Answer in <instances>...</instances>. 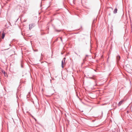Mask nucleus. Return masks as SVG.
Returning a JSON list of instances; mask_svg holds the SVG:
<instances>
[{"label":"nucleus","instance_id":"10","mask_svg":"<svg viewBox=\"0 0 132 132\" xmlns=\"http://www.w3.org/2000/svg\"><path fill=\"white\" fill-rule=\"evenodd\" d=\"M111 14V13L110 12H109V15H110Z\"/></svg>","mask_w":132,"mask_h":132},{"label":"nucleus","instance_id":"2","mask_svg":"<svg viewBox=\"0 0 132 132\" xmlns=\"http://www.w3.org/2000/svg\"><path fill=\"white\" fill-rule=\"evenodd\" d=\"M66 58H63V59L62 60V61L61 63V66L62 68H63L64 67L63 66V64H64L65 62V60Z\"/></svg>","mask_w":132,"mask_h":132},{"label":"nucleus","instance_id":"11","mask_svg":"<svg viewBox=\"0 0 132 132\" xmlns=\"http://www.w3.org/2000/svg\"><path fill=\"white\" fill-rule=\"evenodd\" d=\"M89 78L90 79H93L92 77H89Z\"/></svg>","mask_w":132,"mask_h":132},{"label":"nucleus","instance_id":"4","mask_svg":"<svg viewBox=\"0 0 132 132\" xmlns=\"http://www.w3.org/2000/svg\"><path fill=\"white\" fill-rule=\"evenodd\" d=\"M5 33L4 32H3L2 33V39H3L4 38L5 36Z\"/></svg>","mask_w":132,"mask_h":132},{"label":"nucleus","instance_id":"9","mask_svg":"<svg viewBox=\"0 0 132 132\" xmlns=\"http://www.w3.org/2000/svg\"><path fill=\"white\" fill-rule=\"evenodd\" d=\"M108 8L111 9L112 11L113 10V8H112V7H109Z\"/></svg>","mask_w":132,"mask_h":132},{"label":"nucleus","instance_id":"7","mask_svg":"<svg viewBox=\"0 0 132 132\" xmlns=\"http://www.w3.org/2000/svg\"><path fill=\"white\" fill-rule=\"evenodd\" d=\"M54 29H55V31L57 32H60L61 31V30H57L56 29H55V28H54Z\"/></svg>","mask_w":132,"mask_h":132},{"label":"nucleus","instance_id":"14","mask_svg":"<svg viewBox=\"0 0 132 132\" xmlns=\"http://www.w3.org/2000/svg\"><path fill=\"white\" fill-rule=\"evenodd\" d=\"M36 121V119L35 118H34Z\"/></svg>","mask_w":132,"mask_h":132},{"label":"nucleus","instance_id":"6","mask_svg":"<svg viewBox=\"0 0 132 132\" xmlns=\"http://www.w3.org/2000/svg\"><path fill=\"white\" fill-rule=\"evenodd\" d=\"M1 71H2V72L4 74L5 76V71H4L3 70H2Z\"/></svg>","mask_w":132,"mask_h":132},{"label":"nucleus","instance_id":"16","mask_svg":"<svg viewBox=\"0 0 132 132\" xmlns=\"http://www.w3.org/2000/svg\"><path fill=\"white\" fill-rule=\"evenodd\" d=\"M61 38V40L62 41V39H61V38Z\"/></svg>","mask_w":132,"mask_h":132},{"label":"nucleus","instance_id":"17","mask_svg":"<svg viewBox=\"0 0 132 132\" xmlns=\"http://www.w3.org/2000/svg\"><path fill=\"white\" fill-rule=\"evenodd\" d=\"M127 65H126V67H127Z\"/></svg>","mask_w":132,"mask_h":132},{"label":"nucleus","instance_id":"3","mask_svg":"<svg viewBox=\"0 0 132 132\" xmlns=\"http://www.w3.org/2000/svg\"><path fill=\"white\" fill-rule=\"evenodd\" d=\"M124 101V100L123 99L122 100L120 101L119 102L118 104V106H120L122 103Z\"/></svg>","mask_w":132,"mask_h":132},{"label":"nucleus","instance_id":"5","mask_svg":"<svg viewBox=\"0 0 132 132\" xmlns=\"http://www.w3.org/2000/svg\"><path fill=\"white\" fill-rule=\"evenodd\" d=\"M117 8H116L113 11V13L114 14L116 13L117 12Z\"/></svg>","mask_w":132,"mask_h":132},{"label":"nucleus","instance_id":"13","mask_svg":"<svg viewBox=\"0 0 132 132\" xmlns=\"http://www.w3.org/2000/svg\"><path fill=\"white\" fill-rule=\"evenodd\" d=\"M76 0H73V2L74 3Z\"/></svg>","mask_w":132,"mask_h":132},{"label":"nucleus","instance_id":"18","mask_svg":"<svg viewBox=\"0 0 132 132\" xmlns=\"http://www.w3.org/2000/svg\"><path fill=\"white\" fill-rule=\"evenodd\" d=\"M127 65H126V67H127Z\"/></svg>","mask_w":132,"mask_h":132},{"label":"nucleus","instance_id":"8","mask_svg":"<svg viewBox=\"0 0 132 132\" xmlns=\"http://www.w3.org/2000/svg\"><path fill=\"white\" fill-rule=\"evenodd\" d=\"M117 58H120V56L119 55H117Z\"/></svg>","mask_w":132,"mask_h":132},{"label":"nucleus","instance_id":"1","mask_svg":"<svg viewBox=\"0 0 132 132\" xmlns=\"http://www.w3.org/2000/svg\"><path fill=\"white\" fill-rule=\"evenodd\" d=\"M35 26V24L34 23H31L29 25V29L30 30L32 28H33Z\"/></svg>","mask_w":132,"mask_h":132},{"label":"nucleus","instance_id":"12","mask_svg":"<svg viewBox=\"0 0 132 132\" xmlns=\"http://www.w3.org/2000/svg\"><path fill=\"white\" fill-rule=\"evenodd\" d=\"M21 67L22 68H23V66L22 65V64H21Z\"/></svg>","mask_w":132,"mask_h":132},{"label":"nucleus","instance_id":"19","mask_svg":"<svg viewBox=\"0 0 132 132\" xmlns=\"http://www.w3.org/2000/svg\"><path fill=\"white\" fill-rule=\"evenodd\" d=\"M1 33V32H0V33Z\"/></svg>","mask_w":132,"mask_h":132},{"label":"nucleus","instance_id":"15","mask_svg":"<svg viewBox=\"0 0 132 132\" xmlns=\"http://www.w3.org/2000/svg\"><path fill=\"white\" fill-rule=\"evenodd\" d=\"M26 21V20H24V21H24V22H25Z\"/></svg>","mask_w":132,"mask_h":132}]
</instances>
